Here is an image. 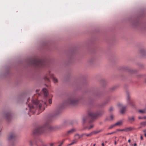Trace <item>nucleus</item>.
Segmentation results:
<instances>
[{
    "label": "nucleus",
    "mask_w": 146,
    "mask_h": 146,
    "mask_svg": "<svg viewBox=\"0 0 146 146\" xmlns=\"http://www.w3.org/2000/svg\"><path fill=\"white\" fill-rule=\"evenodd\" d=\"M46 101H38L37 100H33L32 101V104H28V107L29 109V113H28L29 114H30V113H31L32 114L35 113V111L37 109L40 113L42 112L44 109L45 106L46 105ZM29 116L30 115H29Z\"/></svg>",
    "instance_id": "nucleus-1"
},
{
    "label": "nucleus",
    "mask_w": 146,
    "mask_h": 146,
    "mask_svg": "<svg viewBox=\"0 0 146 146\" xmlns=\"http://www.w3.org/2000/svg\"><path fill=\"white\" fill-rule=\"evenodd\" d=\"M53 130V127L47 123L43 126L36 127L34 130L33 133L34 134H38L43 133L46 130L52 131Z\"/></svg>",
    "instance_id": "nucleus-2"
},
{
    "label": "nucleus",
    "mask_w": 146,
    "mask_h": 146,
    "mask_svg": "<svg viewBox=\"0 0 146 146\" xmlns=\"http://www.w3.org/2000/svg\"><path fill=\"white\" fill-rule=\"evenodd\" d=\"M100 115V113H95L93 111H90L88 115L82 118V122L84 124L86 121H88L89 123L92 122L98 115Z\"/></svg>",
    "instance_id": "nucleus-3"
},
{
    "label": "nucleus",
    "mask_w": 146,
    "mask_h": 146,
    "mask_svg": "<svg viewBox=\"0 0 146 146\" xmlns=\"http://www.w3.org/2000/svg\"><path fill=\"white\" fill-rule=\"evenodd\" d=\"M29 63L36 67H42L44 66L46 62L44 60L35 58L31 59L29 61Z\"/></svg>",
    "instance_id": "nucleus-4"
},
{
    "label": "nucleus",
    "mask_w": 146,
    "mask_h": 146,
    "mask_svg": "<svg viewBox=\"0 0 146 146\" xmlns=\"http://www.w3.org/2000/svg\"><path fill=\"white\" fill-rule=\"evenodd\" d=\"M79 101V99L76 97H70L65 102V103L66 104L74 105L77 104Z\"/></svg>",
    "instance_id": "nucleus-5"
},
{
    "label": "nucleus",
    "mask_w": 146,
    "mask_h": 146,
    "mask_svg": "<svg viewBox=\"0 0 146 146\" xmlns=\"http://www.w3.org/2000/svg\"><path fill=\"white\" fill-rule=\"evenodd\" d=\"M117 105L118 107H121V109L120 110L121 113V114L124 113L125 111L126 106H123L122 104L120 103H118L117 104Z\"/></svg>",
    "instance_id": "nucleus-6"
},
{
    "label": "nucleus",
    "mask_w": 146,
    "mask_h": 146,
    "mask_svg": "<svg viewBox=\"0 0 146 146\" xmlns=\"http://www.w3.org/2000/svg\"><path fill=\"white\" fill-rule=\"evenodd\" d=\"M76 130L75 129H72L66 132L64 134V135L65 136H68L70 135L73 133Z\"/></svg>",
    "instance_id": "nucleus-7"
},
{
    "label": "nucleus",
    "mask_w": 146,
    "mask_h": 146,
    "mask_svg": "<svg viewBox=\"0 0 146 146\" xmlns=\"http://www.w3.org/2000/svg\"><path fill=\"white\" fill-rule=\"evenodd\" d=\"M49 75L52 78L54 83H56L57 82V79L54 77L53 74H51L50 72H49Z\"/></svg>",
    "instance_id": "nucleus-8"
},
{
    "label": "nucleus",
    "mask_w": 146,
    "mask_h": 146,
    "mask_svg": "<svg viewBox=\"0 0 146 146\" xmlns=\"http://www.w3.org/2000/svg\"><path fill=\"white\" fill-rule=\"evenodd\" d=\"M15 137V135L14 133H11L8 136V139L9 140H11L13 139Z\"/></svg>",
    "instance_id": "nucleus-9"
},
{
    "label": "nucleus",
    "mask_w": 146,
    "mask_h": 146,
    "mask_svg": "<svg viewBox=\"0 0 146 146\" xmlns=\"http://www.w3.org/2000/svg\"><path fill=\"white\" fill-rule=\"evenodd\" d=\"M128 121L129 122L132 123L135 121L134 117V116L128 117Z\"/></svg>",
    "instance_id": "nucleus-10"
},
{
    "label": "nucleus",
    "mask_w": 146,
    "mask_h": 146,
    "mask_svg": "<svg viewBox=\"0 0 146 146\" xmlns=\"http://www.w3.org/2000/svg\"><path fill=\"white\" fill-rule=\"evenodd\" d=\"M5 118L8 120L11 118V115L9 113H8L5 114Z\"/></svg>",
    "instance_id": "nucleus-11"
},
{
    "label": "nucleus",
    "mask_w": 146,
    "mask_h": 146,
    "mask_svg": "<svg viewBox=\"0 0 146 146\" xmlns=\"http://www.w3.org/2000/svg\"><path fill=\"white\" fill-rule=\"evenodd\" d=\"M42 90L43 91V92L44 93L45 97V98H46L48 95V91L45 88H44L42 89Z\"/></svg>",
    "instance_id": "nucleus-12"
},
{
    "label": "nucleus",
    "mask_w": 146,
    "mask_h": 146,
    "mask_svg": "<svg viewBox=\"0 0 146 146\" xmlns=\"http://www.w3.org/2000/svg\"><path fill=\"white\" fill-rule=\"evenodd\" d=\"M114 118V116L113 115H111L110 117H108L106 118V120L110 121L112 120Z\"/></svg>",
    "instance_id": "nucleus-13"
},
{
    "label": "nucleus",
    "mask_w": 146,
    "mask_h": 146,
    "mask_svg": "<svg viewBox=\"0 0 146 146\" xmlns=\"http://www.w3.org/2000/svg\"><path fill=\"white\" fill-rule=\"evenodd\" d=\"M123 121L122 120L120 121L115 124L116 126H119L122 125Z\"/></svg>",
    "instance_id": "nucleus-14"
},
{
    "label": "nucleus",
    "mask_w": 146,
    "mask_h": 146,
    "mask_svg": "<svg viewBox=\"0 0 146 146\" xmlns=\"http://www.w3.org/2000/svg\"><path fill=\"white\" fill-rule=\"evenodd\" d=\"M101 132V131L100 130H97V131H93L91 132V134L92 135H93L96 134H97Z\"/></svg>",
    "instance_id": "nucleus-15"
},
{
    "label": "nucleus",
    "mask_w": 146,
    "mask_h": 146,
    "mask_svg": "<svg viewBox=\"0 0 146 146\" xmlns=\"http://www.w3.org/2000/svg\"><path fill=\"white\" fill-rule=\"evenodd\" d=\"M74 136L77 139H78L82 137V134L81 135H80L78 134H76Z\"/></svg>",
    "instance_id": "nucleus-16"
},
{
    "label": "nucleus",
    "mask_w": 146,
    "mask_h": 146,
    "mask_svg": "<svg viewBox=\"0 0 146 146\" xmlns=\"http://www.w3.org/2000/svg\"><path fill=\"white\" fill-rule=\"evenodd\" d=\"M141 53L143 55V56H144V55L146 54V51L144 49H141L140 51Z\"/></svg>",
    "instance_id": "nucleus-17"
},
{
    "label": "nucleus",
    "mask_w": 146,
    "mask_h": 146,
    "mask_svg": "<svg viewBox=\"0 0 146 146\" xmlns=\"http://www.w3.org/2000/svg\"><path fill=\"white\" fill-rule=\"evenodd\" d=\"M92 136L91 133L89 134H86V133H84L82 134V136L83 137L84 136H86L87 137H90Z\"/></svg>",
    "instance_id": "nucleus-18"
},
{
    "label": "nucleus",
    "mask_w": 146,
    "mask_h": 146,
    "mask_svg": "<svg viewBox=\"0 0 146 146\" xmlns=\"http://www.w3.org/2000/svg\"><path fill=\"white\" fill-rule=\"evenodd\" d=\"M138 112L141 113H146V109H145L143 110H138Z\"/></svg>",
    "instance_id": "nucleus-19"
},
{
    "label": "nucleus",
    "mask_w": 146,
    "mask_h": 146,
    "mask_svg": "<svg viewBox=\"0 0 146 146\" xmlns=\"http://www.w3.org/2000/svg\"><path fill=\"white\" fill-rule=\"evenodd\" d=\"M125 131L127 132L129 131H130L134 129L133 128H132L131 127H129L128 128H126L125 129Z\"/></svg>",
    "instance_id": "nucleus-20"
},
{
    "label": "nucleus",
    "mask_w": 146,
    "mask_h": 146,
    "mask_svg": "<svg viewBox=\"0 0 146 146\" xmlns=\"http://www.w3.org/2000/svg\"><path fill=\"white\" fill-rule=\"evenodd\" d=\"M94 126V125L93 124L91 125L90 126H87L84 129H87L88 130H90Z\"/></svg>",
    "instance_id": "nucleus-21"
},
{
    "label": "nucleus",
    "mask_w": 146,
    "mask_h": 146,
    "mask_svg": "<svg viewBox=\"0 0 146 146\" xmlns=\"http://www.w3.org/2000/svg\"><path fill=\"white\" fill-rule=\"evenodd\" d=\"M44 80L48 82H50V80L49 78L48 77L47 75H46L44 78Z\"/></svg>",
    "instance_id": "nucleus-22"
},
{
    "label": "nucleus",
    "mask_w": 146,
    "mask_h": 146,
    "mask_svg": "<svg viewBox=\"0 0 146 146\" xmlns=\"http://www.w3.org/2000/svg\"><path fill=\"white\" fill-rule=\"evenodd\" d=\"M34 142V139H32L30 140L29 141V144L31 146H32L33 144V143Z\"/></svg>",
    "instance_id": "nucleus-23"
},
{
    "label": "nucleus",
    "mask_w": 146,
    "mask_h": 146,
    "mask_svg": "<svg viewBox=\"0 0 146 146\" xmlns=\"http://www.w3.org/2000/svg\"><path fill=\"white\" fill-rule=\"evenodd\" d=\"M140 125L142 127H144L146 125V122H143L141 123Z\"/></svg>",
    "instance_id": "nucleus-24"
},
{
    "label": "nucleus",
    "mask_w": 146,
    "mask_h": 146,
    "mask_svg": "<svg viewBox=\"0 0 146 146\" xmlns=\"http://www.w3.org/2000/svg\"><path fill=\"white\" fill-rule=\"evenodd\" d=\"M130 98V97L128 95L127 96V101H129V99ZM128 104H130L131 102L128 101Z\"/></svg>",
    "instance_id": "nucleus-25"
},
{
    "label": "nucleus",
    "mask_w": 146,
    "mask_h": 146,
    "mask_svg": "<svg viewBox=\"0 0 146 146\" xmlns=\"http://www.w3.org/2000/svg\"><path fill=\"white\" fill-rule=\"evenodd\" d=\"M138 118L139 119H146V116H144L143 117H141L139 116L138 117Z\"/></svg>",
    "instance_id": "nucleus-26"
},
{
    "label": "nucleus",
    "mask_w": 146,
    "mask_h": 146,
    "mask_svg": "<svg viewBox=\"0 0 146 146\" xmlns=\"http://www.w3.org/2000/svg\"><path fill=\"white\" fill-rule=\"evenodd\" d=\"M65 140V139H63L60 143H60V145L58 146H61V145H62V144H63V143L64 142Z\"/></svg>",
    "instance_id": "nucleus-27"
},
{
    "label": "nucleus",
    "mask_w": 146,
    "mask_h": 146,
    "mask_svg": "<svg viewBox=\"0 0 146 146\" xmlns=\"http://www.w3.org/2000/svg\"><path fill=\"white\" fill-rule=\"evenodd\" d=\"M115 126L116 125H115V124L113 125H111L110 127H109V129H111Z\"/></svg>",
    "instance_id": "nucleus-28"
},
{
    "label": "nucleus",
    "mask_w": 146,
    "mask_h": 146,
    "mask_svg": "<svg viewBox=\"0 0 146 146\" xmlns=\"http://www.w3.org/2000/svg\"><path fill=\"white\" fill-rule=\"evenodd\" d=\"M113 110V108L112 107H111L109 109V111L110 112L112 111Z\"/></svg>",
    "instance_id": "nucleus-29"
},
{
    "label": "nucleus",
    "mask_w": 146,
    "mask_h": 146,
    "mask_svg": "<svg viewBox=\"0 0 146 146\" xmlns=\"http://www.w3.org/2000/svg\"><path fill=\"white\" fill-rule=\"evenodd\" d=\"M117 131H125V129H117Z\"/></svg>",
    "instance_id": "nucleus-30"
},
{
    "label": "nucleus",
    "mask_w": 146,
    "mask_h": 146,
    "mask_svg": "<svg viewBox=\"0 0 146 146\" xmlns=\"http://www.w3.org/2000/svg\"><path fill=\"white\" fill-rule=\"evenodd\" d=\"M116 132H111V133H107L106 135H111V134L114 133H115Z\"/></svg>",
    "instance_id": "nucleus-31"
},
{
    "label": "nucleus",
    "mask_w": 146,
    "mask_h": 146,
    "mask_svg": "<svg viewBox=\"0 0 146 146\" xmlns=\"http://www.w3.org/2000/svg\"><path fill=\"white\" fill-rule=\"evenodd\" d=\"M77 141L76 140L74 139L73 140L72 142L73 143V144H74V143H75Z\"/></svg>",
    "instance_id": "nucleus-32"
},
{
    "label": "nucleus",
    "mask_w": 146,
    "mask_h": 146,
    "mask_svg": "<svg viewBox=\"0 0 146 146\" xmlns=\"http://www.w3.org/2000/svg\"><path fill=\"white\" fill-rule=\"evenodd\" d=\"M48 102L50 104H51L52 103V100H51V99H49V100Z\"/></svg>",
    "instance_id": "nucleus-33"
},
{
    "label": "nucleus",
    "mask_w": 146,
    "mask_h": 146,
    "mask_svg": "<svg viewBox=\"0 0 146 146\" xmlns=\"http://www.w3.org/2000/svg\"><path fill=\"white\" fill-rule=\"evenodd\" d=\"M73 144H73V142H72V143H70V144H68V146L71 145H72Z\"/></svg>",
    "instance_id": "nucleus-34"
},
{
    "label": "nucleus",
    "mask_w": 146,
    "mask_h": 146,
    "mask_svg": "<svg viewBox=\"0 0 146 146\" xmlns=\"http://www.w3.org/2000/svg\"><path fill=\"white\" fill-rule=\"evenodd\" d=\"M140 139H141V140H143V136L142 135H141V137H140Z\"/></svg>",
    "instance_id": "nucleus-35"
},
{
    "label": "nucleus",
    "mask_w": 146,
    "mask_h": 146,
    "mask_svg": "<svg viewBox=\"0 0 146 146\" xmlns=\"http://www.w3.org/2000/svg\"><path fill=\"white\" fill-rule=\"evenodd\" d=\"M53 144L52 143H51L50 144V146H53Z\"/></svg>",
    "instance_id": "nucleus-36"
},
{
    "label": "nucleus",
    "mask_w": 146,
    "mask_h": 146,
    "mask_svg": "<svg viewBox=\"0 0 146 146\" xmlns=\"http://www.w3.org/2000/svg\"><path fill=\"white\" fill-rule=\"evenodd\" d=\"M143 131V132L145 133H146V130H144Z\"/></svg>",
    "instance_id": "nucleus-37"
},
{
    "label": "nucleus",
    "mask_w": 146,
    "mask_h": 146,
    "mask_svg": "<svg viewBox=\"0 0 146 146\" xmlns=\"http://www.w3.org/2000/svg\"><path fill=\"white\" fill-rule=\"evenodd\" d=\"M134 146H137V144L136 143H135L133 145Z\"/></svg>",
    "instance_id": "nucleus-38"
},
{
    "label": "nucleus",
    "mask_w": 146,
    "mask_h": 146,
    "mask_svg": "<svg viewBox=\"0 0 146 146\" xmlns=\"http://www.w3.org/2000/svg\"><path fill=\"white\" fill-rule=\"evenodd\" d=\"M102 146H104V143H102Z\"/></svg>",
    "instance_id": "nucleus-39"
},
{
    "label": "nucleus",
    "mask_w": 146,
    "mask_h": 146,
    "mask_svg": "<svg viewBox=\"0 0 146 146\" xmlns=\"http://www.w3.org/2000/svg\"><path fill=\"white\" fill-rule=\"evenodd\" d=\"M116 144H117V143H116V141H114V144L115 145H116Z\"/></svg>",
    "instance_id": "nucleus-40"
},
{
    "label": "nucleus",
    "mask_w": 146,
    "mask_h": 146,
    "mask_svg": "<svg viewBox=\"0 0 146 146\" xmlns=\"http://www.w3.org/2000/svg\"><path fill=\"white\" fill-rule=\"evenodd\" d=\"M130 141H131V140L130 139H129L128 140V142L130 143Z\"/></svg>",
    "instance_id": "nucleus-41"
},
{
    "label": "nucleus",
    "mask_w": 146,
    "mask_h": 146,
    "mask_svg": "<svg viewBox=\"0 0 146 146\" xmlns=\"http://www.w3.org/2000/svg\"><path fill=\"white\" fill-rule=\"evenodd\" d=\"M144 136L145 137H146V133H144Z\"/></svg>",
    "instance_id": "nucleus-42"
},
{
    "label": "nucleus",
    "mask_w": 146,
    "mask_h": 146,
    "mask_svg": "<svg viewBox=\"0 0 146 146\" xmlns=\"http://www.w3.org/2000/svg\"><path fill=\"white\" fill-rule=\"evenodd\" d=\"M95 145H96V144H94L93 146H95Z\"/></svg>",
    "instance_id": "nucleus-43"
},
{
    "label": "nucleus",
    "mask_w": 146,
    "mask_h": 146,
    "mask_svg": "<svg viewBox=\"0 0 146 146\" xmlns=\"http://www.w3.org/2000/svg\"><path fill=\"white\" fill-rule=\"evenodd\" d=\"M36 92H38V90H36Z\"/></svg>",
    "instance_id": "nucleus-44"
},
{
    "label": "nucleus",
    "mask_w": 146,
    "mask_h": 146,
    "mask_svg": "<svg viewBox=\"0 0 146 146\" xmlns=\"http://www.w3.org/2000/svg\"><path fill=\"white\" fill-rule=\"evenodd\" d=\"M124 145H125V146H127V145H126V144H125Z\"/></svg>",
    "instance_id": "nucleus-45"
},
{
    "label": "nucleus",
    "mask_w": 146,
    "mask_h": 146,
    "mask_svg": "<svg viewBox=\"0 0 146 146\" xmlns=\"http://www.w3.org/2000/svg\"><path fill=\"white\" fill-rule=\"evenodd\" d=\"M145 82L146 83V79L145 80Z\"/></svg>",
    "instance_id": "nucleus-46"
},
{
    "label": "nucleus",
    "mask_w": 146,
    "mask_h": 146,
    "mask_svg": "<svg viewBox=\"0 0 146 146\" xmlns=\"http://www.w3.org/2000/svg\"><path fill=\"white\" fill-rule=\"evenodd\" d=\"M59 113V112H58V113Z\"/></svg>",
    "instance_id": "nucleus-47"
}]
</instances>
